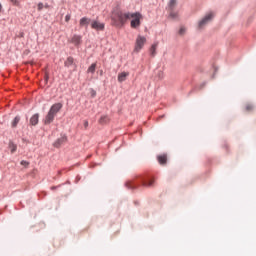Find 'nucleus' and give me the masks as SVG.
Returning a JSON list of instances; mask_svg holds the SVG:
<instances>
[{
    "label": "nucleus",
    "mask_w": 256,
    "mask_h": 256,
    "mask_svg": "<svg viewBox=\"0 0 256 256\" xmlns=\"http://www.w3.org/2000/svg\"><path fill=\"white\" fill-rule=\"evenodd\" d=\"M141 19H143V15L140 12L116 11L112 15L115 27H123L130 20L131 29H139L141 27Z\"/></svg>",
    "instance_id": "obj_1"
},
{
    "label": "nucleus",
    "mask_w": 256,
    "mask_h": 256,
    "mask_svg": "<svg viewBox=\"0 0 256 256\" xmlns=\"http://www.w3.org/2000/svg\"><path fill=\"white\" fill-rule=\"evenodd\" d=\"M61 109H63L62 103L53 104L43 120L44 125H51V123L55 121V117H57V113H59Z\"/></svg>",
    "instance_id": "obj_2"
},
{
    "label": "nucleus",
    "mask_w": 256,
    "mask_h": 256,
    "mask_svg": "<svg viewBox=\"0 0 256 256\" xmlns=\"http://www.w3.org/2000/svg\"><path fill=\"white\" fill-rule=\"evenodd\" d=\"M213 17H215V13L209 12L203 17L198 23V29H203L206 25H209L211 21H213Z\"/></svg>",
    "instance_id": "obj_3"
},
{
    "label": "nucleus",
    "mask_w": 256,
    "mask_h": 256,
    "mask_svg": "<svg viewBox=\"0 0 256 256\" xmlns=\"http://www.w3.org/2000/svg\"><path fill=\"white\" fill-rule=\"evenodd\" d=\"M147 43V38L145 36L138 35L135 42L134 53H139L145 44Z\"/></svg>",
    "instance_id": "obj_4"
},
{
    "label": "nucleus",
    "mask_w": 256,
    "mask_h": 256,
    "mask_svg": "<svg viewBox=\"0 0 256 256\" xmlns=\"http://www.w3.org/2000/svg\"><path fill=\"white\" fill-rule=\"evenodd\" d=\"M91 28L95 29V31H104L105 30V24L101 23L97 20H93L91 22Z\"/></svg>",
    "instance_id": "obj_5"
},
{
    "label": "nucleus",
    "mask_w": 256,
    "mask_h": 256,
    "mask_svg": "<svg viewBox=\"0 0 256 256\" xmlns=\"http://www.w3.org/2000/svg\"><path fill=\"white\" fill-rule=\"evenodd\" d=\"M92 21L90 20V18H87V17H82L79 21V25L80 27H85L87 29V27H89V24L91 23Z\"/></svg>",
    "instance_id": "obj_6"
},
{
    "label": "nucleus",
    "mask_w": 256,
    "mask_h": 256,
    "mask_svg": "<svg viewBox=\"0 0 256 256\" xmlns=\"http://www.w3.org/2000/svg\"><path fill=\"white\" fill-rule=\"evenodd\" d=\"M127 77H129V72H121L118 74V82L123 83L127 81Z\"/></svg>",
    "instance_id": "obj_7"
},
{
    "label": "nucleus",
    "mask_w": 256,
    "mask_h": 256,
    "mask_svg": "<svg viewBox=\"0 0 256 256\" xmlns=\"http://www.w3.org/2000/svg\"><path fill=\"white\" fill-rule=\"evenodd\" d=\"M71 43H73V45H75V47L81 45V36L79 35H74L71 39Z\"/></svg>",
    "instance_id": "obj_8"
},
{
    "label": "nucleus",
    "mask_w": 256,
    "mask_h": 256,
    "mask_svg": "<svg viewBox=\"0 0 256 256\" xmlns=\"http://www.w3.org/2000/svg\"><path fill=\"white\" fill-rule=\"evenodd\" d=\"M158 46H159V42H156V43L152 44V46L150 47L151 57H155V55H157V47Z\"/></svg>",
    "instance_id": "obj_9"
},
{
    "label": "nucleus",
    "mask_w": 256,
    "mask_h": 256,
    "mask_svg": "<svg viewBox=\"0 0 256 256\" xmlns=\"http://www.w3.org/2000/svg\"><path fill=\"white\" fill-rule=\"evenodd\" d=\"M157 160H158V163H160V165H165L167 163V155L165 154L159 155L157 157Z\"/></svg>",
    "instance_id": "obj_10"
},
{
    "label": "nucleus",
    "mask_w": 256,
    "mask_h": 256,
    "mask_svg": "<svg viewBox=\"0 0 256 256\" xmlns=\"http://www.w3.org/2000/svg\"><path fill=\"white\" fill-rule=\"evenodd\" d=\"M39 123V114H34L31 118H30V124H32L33 126L37 125Z\"/></svg>",
    "instance_id": "obj_11"
},
{
    "label": "nucleus",
    "mask_w": 256,
    "mask_h": 256,
    "mask_svg": "<svg viewBox=\"0 0 256 256\" xmlns=\"http://www.w3.org/2000/svg\"><path fill=\"white\" fill-rule=\"evenodd\" d=\"M109 116H101V118L99 119V123L100 125H107V123H109Z\"/></svg>",
    "instance_id": "obj_12"
},
{
    "label": "nucleus",
    "mask_w": 256,
    "mask_h": 256,
    "mask_svg": "<svg viewBox=\"0 0 256 256\" xmlns=\"http://www.w3.org/2000/svg\"><path fill=\"white\" fill-rule=\"evenodd\" d=\"M8 147H9L11 153H15V151H17V145L13 142H9Z\"/></svg>",
    "instance_id": "obj_13"
},
{
    "label": "nucleus",
    "mask_w": 256,
    "mask_h": 256,
    "mask_svg": "<svg viewBox=\"0 0 256 256\" xmlns=\"http://www.w3.org/2000/svg\"><path fill=\"white\" fill-rule=\"evenodd\" d=\"M153 183H155L154 180H149L148 182L145 181V180L142 181V185H143L144 187H153Z\"/></svg>",
    "instance_id": "obj_14"
},
{
    "label": "nucleus",
    "mask_w": 256,
    "mask_h": 256,
    "mask_svg": "<svg viewBox=\"0 0 256 256\" xmlns=\"http://www.w3.org/2000/svg\"><path fill=\"white\" fill-rule=\"evenodd\" d=\"M245 111H247L248 113H250V111H253V109H255V106L253 105V104H251V103H247L246 105H245Z\"/></svg>",
    "instance_id": "obj_15"
},
{
    "label": "nucleus",
    "mask_w": 256,
    "mask_h": 256,
    "mask_svg": "<svg viewBox=\"0 0 256 256\" xmlns=\"http://www.w3.org/2000/svg\"><path fill=\"white\" fill-rule=\"evenodd\" d=\"M64 65L65 67H71V65H73V57H68Z\"/></svg>",
    "instance_id": "obj_16"
},
{
    "label": "nucleus",
    "mask_w": 256,
    "mask_h": 256,
    "mask_svg": "<svg viewBox=\"0 0 256 256\" xmlns=\"http://www.w3.org/2000/svg\"><path fill=\"white\" fill-rule=\"evenodd\" d=\"M95 69H97V64H91V66L88 68V73H95Z\"/></svg>",
    "instance_id": "obj_17"
},
{
    "label": "nucleus",
    "mask_w": 256,
    "mask_h": 256,
    "mask_svg": "<svg viewBox=\"0 0 256 256\" xmlns=\"http://www.w3.org/2000/svg\"><path fill=\"white\" fill-rule=\"evenodd\" d=\"M19 121H21V118L16 116L12 122V127H17V125H19Z\"/></svg>",
    "instance_id": "obj_18"
},
{
    "label": "nucleus",
    "mask_w": 256,
    "mask_h": 256,
    "mask_svg": "<svg viewBox=\"0 0 256 256\" xmlns=\"http://www.w3.org/2000/svg\"><path fill=\"white\" fill-rule=\"evenodd\" d=\"M175 5H177V0H170L169 1V7L170 9H174Z\"/></svg>",
    "instance_id": "obj_19"
},
{
    "label": "nucleus",
    "mask_w": 256,
    "mask_h": 256,
    "mask_svg": "<svg viewBox=\"0 0 256 256\" xmlns=\"http://www.w3.org/2000/svg\"><path fill=\"white\" fill-rule=\"evenodd\" d=\"M185 28H183V27H181L180 29H179V31H178V34L179 35H185Z\"/></svg>",
    "instance_id": "obj_20"
},
{
    "label": "nucleus",
    "mask_w": 256,
    "mask_h": 256,
    "mask_svg": "<svg viewBox=\"0 0 256 256\" xmlns=\"http://www.w3.org/2000/svg\"><path fill=\"white\" fill-rule=\"evenodd\" d=\"M44 7L45 5L42 2L38 3V11H41Z\"/></svg>",
    "instance_id": "obj_21"
},
{
    "label": "nucleus",
    "mask_w": 256,
    "mask_h": 256,
    "mask_svg": "<svg viewBox=\"0 0 256 256\" xmlns=\"http://www.w3.org/2000/svg\"><path fill=\"white\" fill-rule=\"evenodd\" d=\"M65 21H66V23H69V21H71V14H67L65 16Z\"/></svg>",
    "instance_id": "obj_22"
},
{
    "label": "nucleus",
    "mask_w": 256,
    "mask_h": 256,
    "mask_svg": "<svg viewBox=\"0 0 256 256\" xmlns=\"http://www.w3.org/2000/svg\"><path fill=\"white\" fill-rule=\"evenodd\" d=\"M21 165H24V167H29V162L22 160Z\"/></svg>",
    "instance_id": "obj_23"
},
{
    "label": "nucleus",
    "mask_w": 256,
    "mask_h": 256,
    "mask_svg": "<svg viewBox=\"0 0 256 256\" xmlns=\"http://www.w3.org/2000/svg\"><path fill=\"white\" fill-rule=\"evenodd\" d=\"M12 4L16 5V7H19V2L17 0H10Z\"/></svg>",
    "instance_id": "obj_24"
},
{
    "label": "nucleus",
    "mask_w": 256,
    "mask_h": 256,
    "mask_svg": "<svg viewBox=\"0 0 256 256\" xmlns=\"http://www.w3.org/2000/svg\"><path fill=\"white\" fill-rule=\"evenodd\" d=\"M44 79H45V83H47V81H49V73H45V77H44Z\"/></svg>",
    "instance_id": "obj_25"
},
{
    "label": "nucleus",
    "mask_w": 256,
    "mask_h": 256,
    "mask_svg": "<svg viewBox=\"0 0 256 256\" xmlns=\"http://www.w3.org/2000/svg\"><path fill=\"white\" fill-rule=\"evenodd\" d=\"M170 17H172V19H176L177 14L172 12V13H170Z\"/></svg>",
    "instance_id": "obj_26"
},
{
    "label": "nucleus",
    "mask_w": 256,
    "mask_h": 256,
    "mask_svg": "<svg viewBox=\"0 0 256 256\" xmlns=\"http://www.w3.org/2000/svg\"><path fill=\"white\" fill-rule=\"evenodd\" d=\"M97 95V92L95 90L91 91V97H95Z\"/></svg>",
    "instance_id": "obj_27"
},
{
    "label": "nucleus",
    "mask_w": 256,
    "mask_h": 256,
    "mask_svg": "<svg viewBox=\"0 0 256 256\" xmlns=\"http://www.w3.org/2000/svg\"><path fill=\"white\" fill-rule=\"evenodd\" d=\"M84 127H85V129H87L89 127V122L88 121L84 122Z\"/></svg>",
    "instance_id": "obj_28"
},
{
    "label": "nucleus",
    "mask_w": 256,
    "mask_h": 256,
    "mask_svg": "<svg viewBox=\"0 0 256 256\" xmlns=\"http://www.w3.org/2000/svg\"><path fill=\"white\" fill-rule=\"evenodd\" d=\"M44 8H45V9H49V4H45V5H44Z\"/></svg>",
    "instance_id": "obj_29"
},
{
    "label": "nucleus",
    "mask_w": 256,
    "mask_h": 256,
    "mask_svg": "<svg viewBox=\"0 0 256 256\" xmlns=\"http://www.w3.org/2000/svg\"><path fill=\"white\" fill-rule=\"evenodd\" d=\"M1 11H3V5H1V3H0V13H1Z\"/></svg>",
    "instance_id": "obj_30"
},
{
    "label": "nucleus",
    "mask_w": 256,
    "mask_h": 256,
    "mask_svg": "<svg viewBox=\"0 0 256 256\" xmlns=\"http://www.w3.org/2000/svg\"><path fill=\"white\" fill-rule=\"evenodd\" d=\"M131 189H133L135 186H129Z\"/></svg>",
    "instance_id": "obj_31"
}]
</instances>
